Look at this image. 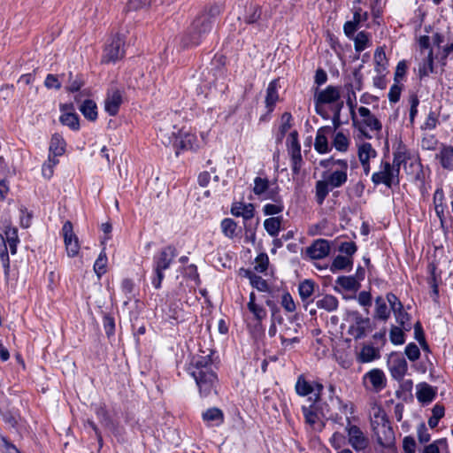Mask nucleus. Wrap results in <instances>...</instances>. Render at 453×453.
<instances>
[{"label":"nucleus","instance_id":"obj_1","mask_svg":"<svg viewBox=\"0 0 453 453\" xmlns=\"http://www.w3.org/2000/svg\"><path fill=\"white\" fill-rule=\"evenodd\" d=\"M198 352L193 357L189 373L195 379L201 396L209 395L217 381L216 373L211 369L213 342H198Z\"/></svg>","mask_w":453,"mask_h":453},{"label":"nucleus","instance_id":"obj_2","mask_svg":"<svg viewBox=\"0 0 453 453\" xmlns=\"http://www.w3.org/2000/svg\"><path fill=\"white\" fill-rule=\"evenodd\" d=\"M319 165L325 171L321 173L322 179L315 184V198L321 205L331 190L341 188L347 182L349 165L345 159L330 157L320 160Z\"/></svg>","mask_w":453,"mask_h":453},{"label":"nucleus","instance_id":"obj_3","mask_svg":"<svg viewBox=\"0 0 453 453\" xmlns=\"http://www.w3.org/2000/svg\"><path fill=\"white\" fill-rule=\"evenodd\" d=\"M357 111L359 118H357L355 111H351L353 126L366 139L379 137L382 130L380 120L367 107L360 106Z\"/></svg>","mask_w":453,"mask_h":453},{"label":"nucleus","instance_id":"obj_4","mask_svg":"<svg viewBox=\"0 0 453 453\" xmlns=\"http://www.w3.org/2000/svg\"><path fill=\"white\" fill-rule=\"evenodd\" d=\"M177 250L173 245H168L160 250L153 257L151 284L156 289L161 288L165 278L164 271L170 268L177 257Z\"/></svg>","mask_w":453,"mask_h":453},{"label":"nucleus","instance_id":"obj_5","mask_svg":"<svg viewBox=\"0 0 453 453\" xmlns=\"http://www.w3.org/2000/svg\"><path fill=\"white\" fill-rule=\"evenodd\" d=\"M213 20L207 15L198 16L192 23L188 34L185 38L186 46L198 45L204 36L211 30Z\"/></svg>","mask_w":453,"mask_h":453},{"label":"nucleus","instance_id":"obj_6","mask_svg":"<svg viewBox=\"0 0 453 453\" xmlns=\"http://www.w3.org/2000/svg\"><path fill=\"white\" fill-rule=\"evenodd\" d=\"M158 135L165 144L173 143L175 147L190 150H196L199 148L197 137L196 134L189 132L180 131L179 135H177L175 132H172V135L169 136L165 129L160 128Z\"/></svg>","mask_w":453,"mask_h":453},{"label":"nucleus","instance_id":"obj_7","mask_svg":"<svg viewBox=\"0 0 453 453\" xmlns=\"http://www.w3.org/2000/svg\"><path fill=\"white\" fill-rule=\"evenodd\" d=\"M372 181L374 185L384 184L391 188L399 183L398 170L392 169L389 162L382 161L379 171L372 173Z\"/></svg>","mask_w":453,"mask_h":453},{"label":"nucleus","instance_id":"obj_8","mask_svg":"<svg viewBox=\"0 0 453 453\" xmlns=\"http://www.w3.org/2000/svg\"><path fill=\"white\" fill-rule=\"evenodd\" d=\"M345 430L348 434V442L356 450H365L369 446V439L365 436L364 432L356 425H352L350 418H346Z\"/></svg>","mask_w":453,"mask_h":453},{"label":"nucleus","instance_id":"obj_9","mask_svg":"<svg viewBox=\"0 0 453 453\" xmlns=\"http://www.w3.org/2000/svg\"><path fill=\"white\" fill-rule=\"evenodd\" d=\"M124 39L119 35L112 37L105 45L102 62L115 63L124 57Z\"/></svg>","mask_w":453,"mask_h":453},{"label":"nucleus","instance_id":"obj_10","mask_svg":"<svg viewBox=\"0 0 453 453\" xmlns=\"http://www.w3.org/2000/svg\"><path fill=\"white\" fill-rule=\"evenodd\" d=\"M355 323L349 328V333L355 338L367 337L372 331V322L368 318H363L358 312H353Z\"/></svg>","mask_w":453,"mask_h":453},{"label":"nucleus","instance_id":"obj_11","mask_svg":"<svg viewBox=\"0 0 453 453\" xmlns=\"http://www.w3.org/2000/svg\"><path fill=\"white\" fill-rule=\"evenodd\" d=\"M288 153L291 157V169L295 175H298L303 165V158L301 155V146L297 139V134L292 133L290 140L288 143Z\"/></svg>","mask_w":453,"mask_h":453},{"label":"nucleus","instance_id":"obj_12","mask_svg":"<svg viewBox=\"0 0 453 453\" xmlns=\"http://www.w3.org/2000/svg\"><path fill=\"white\" fill-rule=\"evenodd\" d=\"M349 342H336L334 346V356L338 364L348 369L352 365V357L350 346L348 344Z\"/></svg>","mask_w":453,"mask_h":453},{"label":"nucleus","instance_id":"obj_13","mask_svg":"<svg viewBox=\"0 0 453 453\" xmlns=\"http://www.w3.org/2000/svg\"><path fill=\"white\" fill-rule=\"evenodd\" d=\"M388 365L392 377L395 380H402L407 372L408 365L405 358L402 355H390Z\"/></svg>","mask_w":453,"mask_h":453},{"label":"nucleus","instance_id":"obj_14","mask_svg":"<svg viewBox=\"0 0 453 453\" xmlns=\"http://www.w3.org/2000/svg\"><path fill=\"white\" fill-rule=\"evenodd\" d=\"M60 111L62 113L59 117V121L61 124L68 127L73 131L80 129L79 116L74 112V108L72 104H61Z\"/></svg>","mask_w":453,"mask_h":453},{"label":"nucleus","instance_id":"obj_15","mask_svg":"<svg viewBox=\"0 0 453 453\" xmlns=\"http://www.w3.org/2000/svg\"><path fill=\"white\" fill-rule=\"evenodd\" d=\"M329 252V242L325 239H319L306 249L305 254L311 259H322L327 257Z\"/></svg>","mask_w":453,"mask_h":453},{"label":"nucleus","instance_id":"obj_16","mask_svg":"<svg viewBox=\"0 0 453 453\" xmlns=\"http://www.w3.org/2000/svg\"><path fill=\"white\" fill-rule=\"evenodd\" d=\"M373 433L377 438V442L380 446L384 448H389L394 444L395 433L390 425V422L382 426L378 427L375 431H373Z\"/></svg>","mask_w":453,"mask_h":453},{"label":"nucleus","instance_id":"obj_17","mask_svg":"<svg viewBox=\"0 0 453 453\" xmlns=\"http://www.w3.org/2000/svg\"><path fill=\"white\" fill-rule=\"evenodd\" d=\"M365 382L368 380L375 392L381 391L387 384V379L382 370L374 368L366 372L364 376Z\"/></svg>","mask_w":453,"mask_h":453},{"label":"nucleus","instance_id":"obj_18","mask_svg":"<svg viewBox=\"0 0 453 453\" xmlns=\"http://www.w3.org/2000/svg\"><path fill=\"white\" fill-rule=\"evenodd\" d=\"M340 97V89L337 87L328 86L325 89L316 92L314 101L327 104L336 103Z\"/></svg>","mask_w":453,"mask_h":453},{"label":"nucleus","instance_id":"obj_19","mask_svg":"<svg viewBox=\"0 0 453 453\" xmlns=\"http://www.w3.org/2000/svg\"><path fill=\"white\" fill-rule=\"evenodd\" d=\"M333 133V128L329 126L319 128L315 137L314 148L320 153H327L330 149L328 146L327 136Z\"/></svg>","mask_w":453,"mask_h":453},{"label":"nucleus","instance_id":"obj_20","mask_svg":"<svg viewBox=\"0 0 453 453\" xmlns=\"http://www.w3.org/2000/svg\"><path fill=\"white\" fill-rule=\"evenodd\" d=\"M421 59L418 62V76L420 80L428 77L430 73L434 72L433 50L427 53L421 52Z\"/></svg>","mask_w":453,"mask_h":453},{"label":"nucleus","instance_id":"obj_21","mask_svg":"<svg viewBox=\"0 0 453 453\" xmlns=\"http://www.w3.org/2000/svg\"><path fill=\"white\" fill-rule=\"evenodd\" d=\"M435 158L439 161L441 166L448 171H453V146L441 144Z\"/></svg>","mask_w":453,"mask_h":453},{"label":"nucleus","instance_id":"obj_22","mask_svg":"<svg viewBox=\"0 0 453 453\" xmlns=\"http://www.w3.org/2000/svg\"><path fill=\"white\" fill-rule=\"evenodd\" d=\"M121 104L122 95L119 90L114 89L108 93L104 101V109L111 116H115Z\"/></svg>","mask_w":453,"mask_h":453},{"label":"nucleus","instance_id":"obj_23","mask_svg":"<svg viewBox=\"0 0 453 453\" xmlns=\"http://www.w3.org/2000/svg\"><path fill=\"white\" fill-rule=\"evenodd\" d=\"M436 394V388H434L427 383H420L417 386V399L424 404L431 403L435 398Z\"/></svg>","mask_w":453,"mask_h":453},{"label":"nucleus","instance_id":"obj_24","mask_svg":"<svg viewBox=\"0 0 453 453\" xmlns=\"http://www.w3.org/2000/svg\"><path fill=\"white\" fill-rule=\"evenodd\" d=\"M254 205L250 203H234L231 208L234 216L242 217L245 220L251 219L254 217Z\"/></svg>","mask_w":453,"mask_h":453},{"label":"nucleus","instance_id":"obj_25","mask_svg":"<svg viewBox=\"0 0 453 453\" xmlns=\"http://www.w3.org/2000/svg\"><path fill=\"white\" fill-rule=\"evenodd\" d=\"M380 357V350L378 348L371 344H364L361 350L357 355V359L360 363L372 362Z\"/></svg>","mask_w":453,"mask_h":453},{"label":"nucleus","instance_id":"obj_26","mask_svg":"<svg viewBox=\"0 0 453 453\" xmlns=\"http://www.w3.org/2000/svg\"><path fill=\"white\" fill-rule=\"evenodd\" d=\"M278 100V81L274 80L269 83L266 89L265 107L267 108L268 112H272L273 111Z\"/></svg>","mask_w":453,"mask_h":453},{"label":"nucleus","instance_id":"obj_27","mask_svg":"<svg viewBox=\"0 0 453 453\" xmlns=\"http://www.w3.org/2000/svg\"><path fill=\"white\" fill-rule=\"evenodd\" d=\"M314 403L311 404L310 407L303 406L302 408L303 414L304 416L306 423H308L313 429L321 430L324 424L319 422V417L318 413L313 410Z\"/></svg>","mask_w":453,"mask_h":453},{"label":"nucleus","instance_id":"obj_28","mask_svg":"<svg viewBox=\"0 0 453 453\" xmlns=\"http://www.w3.org/2000/svg\"><path fill=\"white\" fill-rule=\"evenodd\" d=\"M357 155L359 161H370L377 157V151L370 142H363L357 144Z\"/></svg>","mask_w":453,"mask_h":453},{"label":"nucleus","instance_id":"obj_29","mask_svg":"<svg viewBox=\"0 0 453 453\" xmlns=\"http://www.w3.org/2000/svg\"><path fill=\"white\" fill-rule=\"evenodd\" d=\"M339 302L337 298L332 295H326L316 301V306L328 312L336 311Z\"/></svg>","mask_w":453,"mask_h":453},{"label":"nucleus","instance_id":"obj_30","mask_svg":"<svg viewBox=\"0 0 453 453\" xmlns=\"http://www.w3.org/2000/svg\"><path fill=\"white\" fill-rule=\"evenodd\" d=\"M203 419L207 423H212L219 426L224 421V414L219 408H210L203 412Z\"/></svg>","mask_w":453,"mask_h":453},{"label":"nucleus","instance_id":"obj_31","mask_svg":"<svg viewBox=\"0 0 453 453\" xmlns=\"http://www.w3.org/2000/svg\"><path fill=\"white\" fill-rule=\"evenodd\" d=\"M389 422L385 411L380 407L372 408V416L371 418V424L372 430L375 431L378 427L382 426Z\"/></svg>","mask_w":453,"mask_h":453},{"label":"nucleus","instance_id":"obj_32","mask_svg":"<svg viewBox=\"0 0 453 453\" xmlns=\"http://www.w3.org/2000/svg\"><path fill=\"white\" fill-rule=\"evenodd\" d=\"M83 116L88 120L94 121L97 118V107L94 101L87 99L79 107Z\"/></svg>","mask_w":453,"mask_h":453},{"label":"nucleus","instance_id":"obj_33","mask_svg":"<svg viewBox=\"0 0 453 453\" xmlns=\"http://www.w3.org/2000/svg\"><path fill=\"white\" fill-rule=\"evenodd\" d=\"M375 72L378 74H384L388 66V59L382 48H377L373 56Z\"/></svg>","mask_w":453,"mask_h":453},{"label":"nucleus","instance_id":"obj_34","mask_svg":"<svg viewBox=\"0 0 453 453\" xmlns=\"http://www.w3.org/2000/svg\"><path fill=\"white\" fill-rule=\"evenodd\" d=\"M0 261L4 268L5 280H7L10 274V258L4 238L2 234H0Z\"/></svg>","mask_w":453,"mask_h":453},{"label":"nucleus","instance_id":"obj_35","mask_svg":"<svg viewBox=\"0 0 453 453\" xmlns=\"http://www.w3.org/2000/svg\"><path fill=\"white\" fill-rule=\"evenodd\" d=\"M6 237L5 243L7 242L10 248V251L12 255L17 252V245L19 242L18 236V229L16 227L8 226L4 231Z\"/></svg>","mask_w":453,"mask_h":453},{"label":"nucleus","instance_id":"obj_36","mask_svg":"<svg viewBox=\"0 0 453 453\" xmlns=\"http://www.w3.org/2000/svg\"><path fill=\"white\" fill-rule=\"evenodd\" d=\"M65 142L64 138L58 134H55L52 135L50 144V152L54 156H61L65 152Z\"/></svg>","mask_w":453,"mask_h":453},{"label":"nucleus","instance_id":"obj_37","mask_svg":"<svg viewBox=\"0 0 453 453\" xmlns=\"http://www.w3.org/2000/svg\"><path fill=\"white\" fill-rule=\"evenodd\" d=\"M390 315V310L388 308L386 300L382 296L375 299V317L386 321Z\"/></svg>","mask_w":453,"mask_h":453},{"label":"nucleus","instance_id":"obj_38","mask_svg":"<svg viewBox=\"0 0 453 453\" xmlns=\"http://www.w3.org/2000/svg\"><path fill=\"white\" fill-rule=\"evenodd\" d=\"M333 146L340 152H346L349 147V138L342 132L334 135Z\"/></svg>","mask_w":453,"mask_h":453},{"label":"nucleus","instance_id":"obj_39","mask_svg":"<svg viewBox=\"0 0 453 453\" xmlns=\"http://www.w3.org/2000/svg\"><path fill=\"white\" fill-rule=\"evenodd\" d=\"M281 218L280 217H272L266 219L264 222V226L266 232L272 236L276 237L280 229Z\"/></svg>","mask_w":453,"mask_h":453},{"label":"nucleus","instance_id":"obj_40","mask_svg":"<svg viewBox=\"0 0 453 453\" xmlns=\"http://www.w3.org/2000/svg\"><path fill=\"white\" fill-rule=\"evenodd\" d=\"M296 391L297 395L301 396H306L311 393H313L314 388L303 377V375H300L296 383Z\"/></svg>","mask_w":453,"mask_h":453},{"label":"nucleus","instance_id":"obj_41","mask_svg":"<svg viewBox=\"0 0 453 453\" xmlns=\"http://www.w3.org/2000/svg\"><path fill=\"white\" fill-rule=\"evenodd\" d=\"M355 50L357 52L365 50L370 46V35L365 31L359 32L354 38Z\"/></svg>","mask_w":453,"mask_h":453},{"label":"nucleus","instance_id":"obj_42","mask_svg":"<svg viewBox=\"0 0 453 453\" xmlns=\"http://www.w3.org/2000/svg\"><path fill=\"white\" fill-rule=\"evenodd\" d=\"M336 284L349 291H355L359 287L358 282L353 276H340L336 280Z\"/></svg>","mask_w":453,"mask_h":453},{"label":"nucleus","instance_id":"obj_43","mask_svg":"<svg viewBox=\"0 0 453 453\" xmlns=\"http://www.w3.org/2000/svg\"><path fill=\"white\" fill-rule=\"evenodd\" d=\"M351 265L352 261L349 257L338 255L334 259L330 270L331 272L334 273L338 270H344L347 269L348 267H351Z\"/></svg>","mask_w":453,"mask_h":453},{"label":"nucleus","instance_id":"obj_44","mask_svg":"<svg viewBox=\"0 0 453 453\" xmlns=\"http://www.w3.org/2000/svg\"><path fill=\"white\" fill-rule=\"evenodd\" d=\"M314 282L311 280H305L299 284L298 291L303 301L310 298L314 292Z\"/></svg>","mask_w":453,"mask_h":453},{"label":"nucleus","instance_id":"obj_45","mask_svg":"<svg viewBox=\"0 0 453 453\" xmlns=\"http://www.w3.org/2000/svg\"><path fill=\"white\" fill-rule=\"evenodd\" d=\"M393 313L399 326H401L406 331H410L411 328V324L410 323V316L404 311L403 307L399 310H396Z\"/></svg>","mask_w":453,"mask_h":453},{"label":"nucleus","instance_id":"obj_46","mask_svg":"<svg viewBox=\"0 0 453 453\" xmlns=\"http://www.w3.org/2000/svg\"><path fill=\"white\" fill-rule=\"evenodd\" d=\"M61 234L64 238V242H78L79 238L73 232V226L71 221L67 220L64 223L61 230Z\"/></svg>","mask_w":453,"mask_h":453},{"label":"nucleus","instance_id":"obj_47","mask_svg":"<svg viewBox=\"0 0 453 453\" xmlns=\"http://www.w3.org/2000/svg\"><path fill=\"white\" fill-rule=\"evenodd\" d=\"M246 275L250 279V284L253 288H256L259 291H267L268 290V284L265 280H264L262 277L256 275L253 273L247 272Z\"/></svg>","mask_w":453,"mask_h":453},{"label":"nucleus","instance_id":"obj_48","mask_svg":"<svg viewBox=\"0 0 453 453\" xmlns=\"http://www.w3.org/2000/svg\"><path fill=\"white\" fill-rule=\"evenodd\" d=\"M269 188V180L266 178L256 177L254 179L253 192L257 196H262L266 193Z\"/></svg>","mask_w":453,"mask_h":453},{"label":"nucleus","instance_id":"obj_49","mask_svg":"<svg viewBox=\"0 0 453 453\" xmlns=\"http://www.w3.org/2000/svg\"><path fill=\"white\" fill-rule=\"evenodd\" d=\"M96 414L102 425L109 427L112 425V419L109 415L108 411L104 405H100L96 408Z\"/></svg>","mask_w":453,"mask_h":453},{"label":"nucleus","instance_id":"obj_50","mask_svg":"<svg viewBox=\"0 0 453 453\" xmlns=\"http://www.w3.org/2000/svg\"><path fill=\"white\" fill-rule=\"evenodd\" d=\"M237 225L232 219H224L221 222L222 232L226 237L233 238L235 235Z\"/></svg>","mask_w":453,"mask_h":453},{"label":"nucleus","instance_id":"obj_51","mask_svg":"<svg viewBox=\"0 0 453 453\" xmlns=\"http://www.w3.org/2000/svg\"><path fill=\"white\" fill-rule=\"evenodd\" d=\"M275 203H266L263 207V211L265 215H275L280 213L283 209V203L281 201L275 199Z\"/></svg>","mask_w":453,"mask_h":453},{"label":"nucleus","instance_id":"obj_52","mask_svg":"<svg viewBox=\"0 0 453 453\" xmlns=\"http://www.w3.org/2000/svg\"><path fill=\"white\" fill-rule=\"evenodd\" d=\"M106 264L107 257L106 254L103 251L100 253L94 264V270L99 277L106 272Z\"/></svg>","mask_w":453,"mask_h":453},{"label":"nucleus","instance_id":"obj_53","mask_svg":"<svg viewBox=\"0 0 453 453\" xmlns=\"http://www.w3.org/2000/svg\"><path fill=\"white\" fill-rule=\"evenodd\" d=\"M268 264V256L265 253H261L255 259L254 269L258 273H264L267 269Z\"/></svg>","mask_w":453,"mask_h":453},{"label":"nucleus","instance_id":"obj_54","mask_svg":"<svg viewBox=\"0 0 453 453\" xmlns=\"http://www.w3.org/2000/svg\"><path fill=\"white\" fill-rule=\"evenodd\" d=\"M0 447L3 453H21L14 444H12L6 437H0Z\"/></svg>","mask_w":453,"mask_h":453},{"label":"nucleus","instance_id":"obj_55","mask_svg":"<svg viewBox=\"0 0 453 453\" xmlns=\"http://www.w3.org/2000/svg\"><path fill=\"white\" fill-rule=\"evenodd\" d=\"M447 440L446 439H439L433 443L427 445L424 449V453H440V447L447 448Z\"/></svg>","mask_w":453,"mask_h":453},{"label":"nucleus","instance_id":"obj_56","mask_svg":"<svg viewBox=\"0 0 453 453\" xmlns=\"http://www.w3.org/2000/svg\"><path fill=\"white\" fill-rule=\"evenodd\" d=\"M403 86L400 83H394L388 92V100L390 103H397L400 99Z\"/></svg>","mask_w":453,"mask_h":453},{"label":"nucleus","instance_id":"obj_57","mask_svg":"<svg viewBox=\"0 0 453 453\" xmlns=\"http://www.w3.org/2000/svg\"><path fill=\"white\" fill-rule=\"evenodd\" d=\"M438 140L432 134L426 135L421 141V147L426 150H434L436 149Z\"/></svg>","mask_w":453,"mask_h":453},{"label":"nucleus","instance_id":"obj_58","mask_svg":"<svg viewBox=\"0 0 453 453\" xmlns=\"http://www.w3.org/2000/svg\"><path fill=\"white\" fill-rule=\"evenodd\" d=\"M405 354L410 360L415 361L419 358V348L414 342H410L405 348Z\"/></svg>","mask_w":453,"mask_h":453},{"label":"nucleus","instance_id":"obj_59","mask_svg":"<svg viewBox=\"0 0 453 453\" xmlns=\"http://www.w3.org/2000/svg\"><path fill=\"white\" fill-rule=\"evenodd\" d=\"M410 122L413 124L415 117L418 114V106L419 104V99L416 95H412L410 96Z\"/></svg>","mask_w":453,"mask_h":453},{"label":"nucleus","instance_id":"obj_60","mask_svg":"<svg viewBox=\"0 0 453 453\" xmlns=\"http://www.w3.org/2000/svg\"><path fill=\"white\" fill-rule=\"evenodd\" d=\"M281 305L288 312H293L296 310L295 302L288 293L282 295Z\"/></svg>","mask_w":453,"mask_h":453},{"label":"nucleus","instance_id":"obj_61","mask_svg":"<svg viewBox=\"0 0 453 453\" xmlns=\"http://www.w3.org/2000/svg\"><path fill=\"white\" fill-rule=\"evenodd\" d=\"M407 65L405 61H400L395 68V78L394 81L395 83H400V81L403 79L406 74Z\"/></svg>","mask_w":453,"mask_h":453},{"label":"nucleus","instance_id":"obj_62","mask_svg":"<svg viewBox=\"0 0 453 453\" xmlns=\"http://www.w3.org/2000/svg\"><path fill=\"white\" fill-rule=\"evenodd\" d=\"M406 156L405 153L402 151H397L394 153L393 162L391 164V167L394 170H398V173H400V167L402 164L405 163Z\"/></svg>","mask_w":453,"mask_h":453},{"label":"nucleus","instance_id":"obj_63","mask_svg":"<svg viewBox=\"0 0 453 453\" xmlns=\"http://www.w3.org/2000/svg\"><path fill=\"white\" fill-rule=\"evenodd\" d=\"M386 303L388 302L390 305V310L394 312L396 310L403 308V303L400 302L398 297L393 293H388L386 296Z\"/></svg>","mask_w":453,"mask_h":453},{"label":"nucleus","instance_id":"obj_64","mask_svg":"<svg viewBox=\"0 0 453 453\" xmlns=\"http://www.w3.org/2000/svg\"><path fill=\"white\" fill-rule=\"evenodd\" d=\"M104 327L106 333V335L108 338L111 337L113 335L114 330H115V322L113 318L111 316H104Z\"/></svg>","mask_w":453,"mask_h":453}]
</instances>
